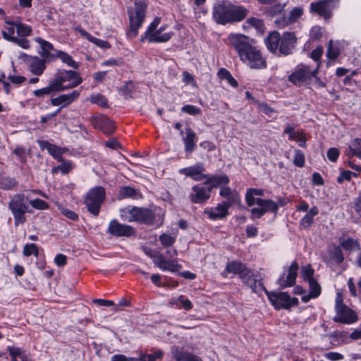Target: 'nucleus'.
Instances as JSON below:
<instances>
[{
  "label": "nucleus",
  "instance_id": "obj_56",
  "mask_svg": "<svg viewBox=\"0 0 361 361\" xmlns=\"http://www.w3.org/2000/svg\"><path fill=\"white\" fill-rule=\"evenodd\" d=\"M295 156L293 159V164L298 167H302L305 164V155L302 151L295 149Z\"/></svg>",
  "mask_w": 361,
  "mask_h": 361
},
{
  "label": "nucleus",
  "instance_id": "obj_32",
  "mask_svg": "<svg viewBox=\"0 0 361 361\" xmlns=\"http://www.w3.org/2000/svg\"><path fill=\"white\" fill-rule=\"evenodd\" d=\"M303 13L301 8L295 7L290 13L288 18H283L282 20H276L275 23L278 25L279 27L283 28L288 25L295 22Z\"/></svg>",
  "mask_w": 361,
  "mask_h": 361
},
{
  "label": "nucleus",
  "instance_id": "obj_7",
  "mask_svg": "<svg viewBox=\"0 0 361 361\" xmlns=\"http://www.w3.org/2000/svg\"><path fill=\"white\" fill-rule=\"evenodd\" d=\"M27 199L25 194L18 193L12 197L8 204V208L14 217V224L16 226L26 221L25 216L26 212H32L29 209L28 203L26 202Z\"/></svg>",
  "mask_w": 361,
  "mask_h": 361
},
{
  "label": "nucleus",
  "instance_id": "obj_14",
  "mask_svg": "<svg viewBox=\"0 0 361 361\" xmlns=\"http://www.w3.org/2000/svg\"><path fill=\"white\" fill-rule=\"evenodd\" d=\"M258 278L259 276L257 272H255L247 267L240 276L242 281L255 293H257L261 290H266L261 280Z\"/></svg>",
  "mask_w": 361,
  "mask_h": 361
},
{
  "label": "nucleus",
  "instance_id": "obj_16",
  "mask_svg": "<svg viewBox=\"0 0 361 361\" xmlns=\"http://www.w3.org/2000/svg\"><path fill=\"white\" fill-rule=\"evenodd\" d=\"M297 42L294 32H286L281 37L279 51L283 55H289L292 53Z\"/></svg>",
  "mask_w": 361,
  "mask_h": 361
},
{
  "label": "nucleus",
  "instance_id": "obj_25",
  "mask_svg": "<svg viewBox=\"0 0 361 361\" xmlns=\"http://www.w3.org/2000/svg\"><path fill=\"white\" fill-rule=\"evenodd\" d=\"M229 183V178L226 174H219L208 176L206 178L204 185H209L207 188H211V190L214 188L225 187Z\"/></svg>",
  "mask_w": 361,
  "mask_h": 361
},
{
  "label": "nucleus",
  "instance_id": "obj_1",
  "mask_svg": "<svg viewBox=\"0 0 361 361\" xmlns=\"http://www.w3.org/2000/svg\"><path fill=\"white\" fill-rule=\"evenodd\" d=\"M228 43L238 52L240 61L253 69H262L267 63L260 51L253 45L252 40L242 34H231Z\"/></svg>",
  "mask_w": 361,
  "mask_h": 361
},
{
  "label": "nucleus",
  "instance_id": "obj_30",
  "mask_svg": "<svg viewBox=\"0 0 361 361\" xmlns=\"http://www.w3.org/2000/svg\"><path fill=\"white\" fill-rule=\"evenodd\" d=\"M331 3V0L322 1L317 3H312L310 4L311 11L318 13L321 16L325 18L329 17L331 9L329 4Z\"/></svg>",
  "mask_w": 361,
  "mask_h": 361
},
{
  "label": "nucleus",
  "instance_id": "obj_17",
  "mask_svg": "<svg viewBox=\"0 0 361 361\" xmlns=\"http://www.w3.org/2000/svg\"><path fill=\"white\" fill-rule=\"evenodd\" d=\"M90 121L95 128L100 129L106 134H111L114 132V123L106 116H93L90 118Z\"/></svg>",
  "mask_w": 361,
  "mask_h": 361
},
{
  "label": "nucleus",
  "instance_id": "obj_58",
  "mask_svg": "<svg viewBox=\"0 0 361 361\" xmlns=\"http://www.w3.org/2000/svg\"><path fill=\"white\" fill-rule=\"evenodd\" d=\"M181 111L184 113L188 114L190 115L195 116L201 114V109L200 108L196 107L194 105H185L181 108Z\"/></svg>",
  "mask_w": 361,
  "mask_h": 361
},
{
  "label": "nucleus",
  "instance_id": "obj_13",
  "mask_svg": "<svg viewBox=\"0 0 361 361\" xmlns=\"http://www.w3.org/2000/svg\"><path fill=\"white\" fill-rule=\"evenodd\" d=\"M211 196V188H207V185L197 184L191 188L189 194V200L194 204H202L206 202Z\"/></svg>",
  "mask_w": 361,
  "mask_h": 361
},
{
  "label": "nucleus",
  "instance_id": "obj_4",
  "mask_svg": "<svg viewBox=\"0 0 361 361\" xmlns=\"http://www.w3.org/2000/svg\"><path fill=\"white\" fill-rule=\"evenodd\" d=\"M51 80L58 92L76 87L82 82V78L78 73L64 69L58 70Z\"/></svg>",
  "mask_w": 361,
  "mask_h": 361
},
{
  "label": "nucleus",
  "instance_id": "obj_50",
  "mask_svg": "<svg viewBox=\"0 0 361 361\" xmlns=\"http://www.w3.org/2000/svg\"><path fill=\"white\" fill-rule=\"evenodd\" d=\"M159 240L164 247H169L175 243L176 237L168 233H163L159 236Z\"/></svg>",
  "mask_w": 361,
  "mask_h": 361
},
{
  "label": "nucleus",
  "instance_id": "obj_55",
  "mask_svg": "<svg viewBox=\"0 0 361 361\" xmlns=\"http://www.w3.org/2000/svg\"><path fill=\"white\" fill-rule=\"evenodd\" d=\"M23 254L25 256L27 257H29L32 255H34L35 256L37 257L39 255L38 247L34 243L27 244L24 247Z\"/></svg>",
  "mask_w": 361,
  "mask_h": 361
},
{
  "label": "nucleus",
  "instance_id": "obj_47",
  "mask_svg": "<svg viewBox=\"0 0 361 361\" xmlns=\"http://www.w3.org/2000/svg\"><path fill=\"white\" fill-rule=\"evenodd\" d=\"M88 100L92 104H96L104 108L108 106L106 97L101 94H92Z\"/></svg>",
  "mask_w": 361,
  "mask_h": 361
},
{
  "label": "nucleus",
  "instance_id": "obj_5",
  "mask_svg": "<svg viewBox=\"0 0 361 361\" xmlns=\"http://www.w3.org/2000/svg\"><path fill=\"white\" fill-rule=\"evenodd\" d=\"M160 23L161 18H155L148 26L145 33L141 36V42L147 40L151 43H162L169 41L173 35V32H164L167 27L166 25H164L159 28H157Z\"/></svg>",
  "mask_w": 361,
  "mask_h": 361
},
{
  "label": "nucleus",
  "instance_id": "obj_59",
  "mask_svg": "<svg viewBox=\"0 0 361 361\" xmlns=\"http://www.w3.org/2000/svg\"><path fill=\"white\" fill-rule=\"evenodd\" d=\"M89 41L102 49H109L111 47L108 42L96 38L94 37H92V35L89 39Z\"/></svg>",
  "mask_w": 361,
  "mask_h": 361
},
{
  "label": "nucleus",
  "instance_id": "obj_10",
  "mask_svg": "<svg viewBox=\"0 0 361 361\" xmlns=\"http://www.w3.org/2000/svg\"><path fill=\"white\" fill-rule=\"evenodd\" d=\"M265 292L267 293L269 301L276 310H280L281 308L288 310L298 304V298H290V296L286 292L269 293L267 290Z\"/></svg>",
  "mask_w": 361,
  "mask_h": 361
},
{
  "label": "nucleus",
  "instance_id": "obj_22",
  "mask_svg": "<svg viewBox=\"0 0 361 361\" xmlns=\"http://www.w3.org/2000/svg\"><path fill=\"white\" fill-rule=\"evenodd\" d=\"M47 59L38 56L30 57L27 60L28 70L35 75H41L46 69Z\"/></svg>",
  "mask_w": 361,
  "mask_h": 361
},
{
  "label": "nucleus",
  "instance_id": "obj_21",
  "mask_svg": "<svg viewBox=\"0 0 361 361\" xmlns=\"http://www.w3.org/2000/svg\"><path fill=\"white\" fill-rule=\"evenodd\" d=\"M204 171L203 164L197 163L194 166L180 169L179 173L190 177L195 181H201L207 177V175L203 173Z\"/></svg>",
  "mask_w": 361,
  "mask_h": 361
},
{
  "label": "nucleus",
  "instance_id": "obj_46",
  "mask_svg": "<svg viewBox=\"0 0 361 361\" xmlns=\"http://www.w3.org/2000/svg\"><path fill=\"white\" fill-rule=\"evenodd\" d=\"M61 162V165L53 168L52 171L54 173H57L60 171L63 174H66L72 170L73 164L71 161L63 159Z\"/></svg>",
  "mask_w": 361,
  "mask_h": 361
},
{
  "label": "nucleus",
  "instance_id": "obj_64",
  "mask_svg": "<svg viewBox=\"0 0 361 361\" xmlns=\"http://www.w3.org/2000/svg\"><path fill=\"white\" fill-rule=\"evenodd\" d=\"M353 208L358 217L361 218V195L355 199Z\"/></svg>",
  "mask_w": 361,
  "mask_h": 361
},
{
  "label": "nucleus",
  "instance_id": "obj_42",
  "mask_svg": "<svg viewBox=\"0 0 361 361\" xmlns=\"http://www.w3.org/2000/svg\"><path fill=\"white\" fill-rule=\"evenodd\" d=\"M179 303L181 304L182 307L185 310H190L192 308V304L189 299L185 298L184 296L180 295L177 298H173L170 300L171 305L178 306Z\"/></svg>",
  "mask_w": 361,
  "mask_h": 361
},
{
  "label": "nucleus",
  "instance_id": "obj_29",
  "mask_svg": "<svg viewBox=\"0 0 361 361\" xmlns=\"http://www.w3.org/2000/svg\"><path fill=\"white\" fill-rule=\"evenodd\" d=\"M247 269V267L240 262L233 261L227 263L225 270L222 272L221 275L224 277H227L228 274H238L239 277Z\"/></svg>",
  "mask_w": 361,
  "mask_h": 361
},
{
  "label": "nucleus",
  "instance_id": "obj_24",
  "mask_svg": "<svg viewBox=\"0 0 361 361\" xmlns=\"http://www.w3.org/2000/svg\"><path fill=\"white\" fill-rule=\"evenodd\" d=\"M219 195L221 197L227 199V200L224 202L229 207L240 202V196L239 193L229 187H222Z\"/></svg>",
  "mask_w": 361,
  "mask_h": 361
},
{
  "label": "nucleus",
  "instance_id": "obj_51",
  "mask_svg": "<svg viewBox=\"0 0 361 361\" xmlns=\"http://www.w3.org/2000/svg\"><path fill=\"white\" fill-rule=\"evenodd\" d=\"M15 29H16V25H8L7 27H5L2 30L3 37L10 42H11L13 39H16V36L14 35Z\"/></svg>",
  "mask_w": 361,
  "mask_h": 361
},
{
  "label": "nucleus",
  "instance_id": "obj_27",
  "mask_svg": "<svg viewBox=\"0 0 361 361\" xmlns=\"http://www.w3.org/2000/svg\"><path fill=\"white\" fill-rule=\"evenodd\" d=\"M38 143L42 149H47L48 152L58 161H63L62 154L64 152V149L44 140L39 141Z\"/></svg>",
  "mask_w": 361,
  "mask_h": 361
},
{
  "label": "nucleus",
  "instance_id": "obj_18",
  "mask_svg": "<svg viewBox=\"0 0 361 361\" xmlns=\"http://www.w3.org/2000/svg\"><path fill=\"white\" fill-rule=\"evenodd\" d=\"M334 321L343 324H353L357 320L356 313L346 305L338 306Z\"/></svg>",
  "mask_w": 361,
  "mask_h": 361
},
{
  "label": "nucleus",
  "instance_id": "obj_34",
  "mask_svg": "<svg viewBox=\"0 0 361 361\" xmlns=\"http://www.w3.org/2000/svg\"><path fill=\"white\" fill-rule=\"evenodd\" d=\"M280 34L274 31L269 33V35L265 38L264 42L267 49L272 53H276L279 49L280 39Z\"/></svg>",
  "mask_w": 361,
  "mask_h": 361
},
{
  "label": "nucleus",
  "instance_id": "obj_23",
  "mask_svg": "<svg viewBox=\"0 0 361 361\" xmlns=\"http://www.w3.org/2000/svg\"><path fill=\"white\" fill-rule=\"evenodd\" d=\"M5 23L7 25H16V32L19 37H25L30 36L32 32V27L22 23L18 18L14 20L6 18Z\"/></svg>",
  "mask_w": 361,
  "mask_h": 361
},
{
  "label": "nucleus",
  "instance_id": "obj_63",
  "mask_svg": "<svg viewBox=\"0 0 361 361\" xmlns=\"http://www.w3.org/2000/svg\"><path fill=\"white\" fill-rule=\"evenodd\" d=\"M332 259L338 264H340L343 260V255L341 250L337 247L334 249L332 254Z\"/></svg>",
  "mask_w": 361,
  "mask_h": 361
},
{
  "label": "nucleus",
  "instance_id": "obj_49",
  "mask_svg": "<svg viewBox=\"0 0 361 361\" xmlns=\"http://www.w3.org/2000/svg\"><path fill=\"white\" fill-rule=\"evenodd\" d=\"M246 22L248 25L254 27L258 32L261 33L264 32L265 27L262 20L252 17L249 18Z\"/></svg>",
  "mask_w": 361,
  "mask_h": 361
},
{
  "label": "nucleus",
  "instance_id": "obj_33",
  "mask_svg": "<svg viewBox=\"0 0 361 361\" xmlns=\"http://www.w3.org/2000/svg\"><path fill=\"white\" fill-rule=\"evenodd\" d=\"M142 197V195L138 190L130 186L121 187L118 195V198L119 200L126 198L139 200Z\"/></svg>",
  "mask_w": 361,
  "mask_h": 361
},
{
  "label": "nucleus",
  "instance_id": "obj_38",
  "mask_svg": "<svg viewBox=\"0 0 361 361\" xmlns=\"http://www.w3.org/2000/svg\"><path fill=\"white\" fill-rule=\"evenodd\" d=\"M319 214V209L317 207H312L309 212L301 219L300 224L305 227L307 228L313 224V218L314 216Z\"/></svg>",
  "mask_w": 361,
  "mask_h": 361
},
{
  "label": "nucleus",
  "instance_id": "obj_40",
  "mask_svg": "<svg viewBox=\"0 0 361 361\" xmlns=\"http://www.w3.org/2000/svg\"><path fill=\"white\" fill-rule=\"evenodd\" d=\"M340 245L345 250L347 251H355L360 250V245L359 242L357 240H355L353 238H349L345 240H343Z\"/></svg>",
  "mask_w": 361,
  "mask_h": 361
},
{
  "label": "nucleus",
  "instance_id": "obj_39",
  "mask_svg": "<svg viewBox=\"0 0 361 361\" xmlns=\"http://www.w3.org/2000/svg\"><path fill=\"white\" fill-rule=\"evenodd\" d=\"M53 92H59L57 89L56 88L52 80H51L48 85V86L36 90L33 92V94L37 97H43L46 95H49Z\"/></svg>",
  "mask_w": 361,
  "mask_h": 361
},
{
  "label": "nucleus",
  "instance_id": "obj_15",
  "mask_svg": "<svg viewBox=\"0 0 361 361\" xmlns=\"http://www.w3.org/2000/svg\"><path fill=\"white\" fill-rule=\"evenodd\" d=\"M108 233L118 237H130L135 235V228L128 225L120 224L114 219L109 222Z\"/></svg>",
  "mask_w": 361,
  "mask_h": 361
},
{
  "label": "nucleus",
  "instance_id": "obj_57",
  "mask_svg": "<svg viewBox=\"0 0 361 361\" xmlns=\"http://www.w3.org/2000/svg\"><path fill=\"white\" fill-rule=\"evenodd\" d=\"M30 204L35 209L44 210L49 208V204L45 201L37 198L30 201Z\"/></svg>",
  "mask_w": 361,
  "mask_h": 361
},
{
  "label": "nucleus",
  "instance_id": "obj_8",
  "mask_svg": "<svg viewBox=\"0 0 361 361\" xmlns=\"http://www.w3.org/2000/svg\"><path fill=\"white\" fill-rule=\"evenodd\" d=\"M105 197L106 191L103 187L96 186L91 188L86 194L84 200V203L88 212L93 216H97Z\"/></svg>",
  "mask_w": 361,
  "mask_h": 361
},
{
  "label": "nucleus",
  "instance_id": "obj_52",
  "mask_svg": "<svg viewBox=\"0 0 361 361\" xmlns=\"http://www.w3.org/2000/svg\"><path fill=\"white\" fill-rule=\"evenodd\" d=\"M58 209L61 212V213L73 221H76L78 219V216L73 211L63 207V205L58 204Z\"/></svg>",
  "mask_w": 361,
  "mask_h": 361
},
{
  "label": "nucleus",
  "instance_id": "obj_35",
  "mask_svg": "<svg viewBox=\"0 0 361 361\" xmlns=\"http://www.w3.org/2000/svg\"><path fill=\"white\" fill-rule=\"evenodd\" d=\"M345 153L349 158L355 156L361 159V138L353 140Z\"/></svg>",
  "mask_w": 361,
  "mask_h": 361
},
{
  "label": "nucleus",
  "instance_id": "obj_3",
  "mask_svg": "<svg viewBox=\"0 0 361 361\" xmlns=\"http://www.w3.org/2000/svg\"><path fill=\"white\" fill-rule=\"evenodd\" d=\"M123 220L128 222L136 221L146 225H152L156 219L154 212L147 208L128 206L120 210Z\"/></svg>",
  "mask_w": 361,
  "mask_h": 361
},
{
  "label": "nucleus",
  "instance_id": "obj_28",
  "mask_svg": "<svg viewBox=\"0 0 361 361\" xmlns=\"http://www.w3.org/2000/svg\"><path fill=\"white\" fill-rule=\"evenodd\" d=\"M35 42L39 44L42 50V56L44 59L47 61L54 59L55 51L56 50L54 49V46L50 42L40 37L35 38Z\"/></svg>",
  "mask_w": 361,
  "mask_h": 361
},
{
  "label": "nucleus",
  "instance_id": "obj_9",
  "mask_svg": "<svg viewBox=\"0 0 361 361\" xmlns=\"http://www.w3.org/2000/svg\"><path fill=\"white\" fill-rule=\"evenodd\" d=\"M318 73V67L314 70L305 64L297 66L294 71L288 76V80L297 86L308 84L312 77Z\"/></svg>",
  "mask_w": 361,
  "mask_h": 361
},
{
  "label": "nucleus",
  "instance_id": "obj_48",
  "mask_svg": "<svg viewBox=\"0 0 361 361\" xmlns=\"http://www.w3.org/2000/svg\"><path fill=\"white\" fill-rule=\"evenodd\" d=\"M353 176L357 178L358 176V173L348 170H343L337 178V182L339 184H342L344 181H350Z\"/></svg>",
  "mask_w": 361,
  "mask_h": 361
},
{
  "label": "nucleus",
  "instance_id": "obj_26",
  "mask_svg": "<svg viewBox=\"0 0 361 361\" xmlns=\"http://www.w3.org/2000/svg\"><path fill=\"white\" fill-rule=\"evenodd\" d=\"M229 206L222 202L219 204L216 207L210 208L204 212L210 219L216 220L222 219L227 216Z\"/></svg>",
  "mask_w": 361,
  "mask_h": 361
},
{
  "label": "nucleus",
  "instance_id": "obj_44",
  "mask_svg": "<svg viewBox=\"0 0 361 361\" xmlns=\"http://www.w3.org/2000/svg\"><path fill=\"white\" fill-rule=\"evenodd\" d=\"M218 76L222 80H226L233 87H236L238 85L236 80L231 75L229 71L225 68H221L218 72Z\"/></svg>",
  "mask_w": 361,
  "mask_h": 361
},
{
  "label": "nucleus",
  "instance_id": "obj_6",
  "mask_svg": "<svg viewBox=\"0 0 361 361\" xmlns=\"http://www.w3.org/2000/svg\"><path fill=\"white\" fill-rule=\"evenodd\" d=\"M146 7V4L144 1H136L135 2V12L132 10L128 11L130 27L126 32L128 39H134L138 35L139 29L145 20Z\"/></svg>",
  "mask_w": 361,
  "mask_h": 361
},
{
  "label": "nucleus",
  "instance_id": "obj_41",
  "mask_svg": "<svg viewBox=\"0 0 361 361\" xmlns=\"http://www.w3.org/2000/svg\"><path fill=\"white\" fill-rule=\"evenodd\" d=\"M189 352L185 350L183 348L173 345L171 348V354L176 361H185Z\"/></svg>",
  "mask_w": 361,
  "mask_h": 361
},
{
  "label": "nucleus",
  "instance_id": "obj_43",
  "mask_svg": "<svg viewBox=\"0 0 361 361\" xmlns=\"http://www.w3.org/2000/svg\"><path fill=\"white\" fill-rule=\"evenodd\" d=\"M111 361H147V354L140 353L139 357H128L124 355L116 354L111 357Z\"/></svg>",
  "mask_w": 361,
  "mask_h": 361
},
{
  "label": "nucleus",
  "instance_id": "obj_31",
  "mask_svg": "<svg viewBox=\"0 0 361 361\" xmlns=\"http://www.w3.org/2000/svg\"><path fill=\"white\" fill-rule=\"evenodd\" d=\"M185 151L188 153L193 152L196 147L197 137L195 132L190 128L185 129V136L183 137Z\"/></svg>",
  "mask_w": 361,
  "mask_h": 361
},
{
  "label": "nucleus",
  "instance_id": "obj_53",
  "mask_svg": "<svg viewBox=\"0 0 361 361\" xmlns=\"http://www.w3.org/2000/svg\"><path fill=\"white\" fill-rule=\"evenodd\" d=\"M314 273V271L310 264L303 267L301 269L302 276L307 282L314 279L313 278Z\"/></svg>",
  "mask_w": 361,
  "mask_h": 361
},
{
  "label": "nucleus",
  "instance_id": "obj_54",
  "mask_svg": "<svg viewBox=\"0 0 361 361\" xmlns=\"http://www.w3.org/2000/svg\"><path fill=\"white\" fill-rule=\"evenodd\" d=\"M310 293L313 298H317L321 293V286L315 279L308 281Z\"/></svg>",
  "mask_w": 361,
  "mask_h": 361
},
{
  "label": "nucleus",
  "instance_id": "obj_20",
  "mask_svg": "<svg viewBox=\"0 0 361 361\" xmlns=\"http://www.w3.org/2000/svg\"><path fill=\"white\" fill-rule=\"evenodd\" d=\"M80 95V90H75L68 94H63L57 97L51 99L52 106H60L61 108H65L74 102H75Z\"/></svg>",
  "mask_w": 361,
  "mask_h": 361
},
{
  "label": "nucleus",
  "instance_id": "obj_12",
  "mask_svg": "<svg viewBox=\"0 0 361 361\" xmlns=\"http://www.w3.org/2000/svg\"><path fill=\"white\" fill-rule=\"evenodd\" d=\"M255 205L250 210L252 219H259L267 212L276 214L279 209L278 204L271 200H257Z\"/></svg>",
  "mask_w": 361,
  "mask_h": 361
},
{
  "label": "nucleus",
  "instance_id": "obj_37",
  "mask_svg": "<svg viewBox=\"0 0 361 361\" xmlns=\"http://www.w3.org/2000/svg\"><path fill=\"white\" fill-rule=\"evenodd\" d=\"M55 58L60 59L63 63L67 64L68 66L71 68L75 69L78 68V63L73 59L71 55L66 52H63L62 51H56L54 59Z\"/></svg>",
  "mask_w": 361,
  "mask_h": 361
},
{
  "label": "nucleus",
  "instance_id": "obj_11",
  "mask_svg": "<svg viewBox=\"0 0 361 361\" xmlns=\"http://www.w3.org/2000/svg\"><path fill=\"white\" fill-rule=\"evenodd\" d=\"M166 257L163 255H159L156 257L154 261L155 265L164 271H178L179 265L176 260V257L178 255L177 250L176 249H169L166 251Z\"/></svg>",
  "mask_w": 361,
  "mask_h": 361
},
{
  "label": "nucleus",
  "instance_id": "obj_45",
  "mask_svg": "<svg viewBox=\"0 0 361 361\" xmlns=\"http://www.w3.org/2000/svg\"><path fill=\"white\" fill-rule=\"evenodd\" d=\"M18 185V182L10 177H3L0 179V188L4 190H11Z\"/></svg>",
  "mask_w": 361,
  "mask_h": 361
},
{
  "label": "nucleus",
  "instance_id": "obj_62",
  "mask_svg": "<svg viewBox=\"0 0 361 361\" xmlns=\"http://www.w3.org/2000/svg\"><path fill=\"white\" fill-rule=\"evenodd\" d=\"M339 154V150L335 147L330 148L327 152V157L332 162H335L337 160Z\"/></svg>",
  "mask_w": 361,
  "mask_h": 361
},
{
  "label": "nucleus",
  "instance_id": "obj_2",
  "mask_svg": "<svg viewBox=\"0 0 361 361\" xmlns=\"http://www.w3.org/2000/svg\"><path fill=\"white\" fill-rule=\"evenodd\" d=\"M249 11L245 7L221 1L216 3L213 8V18L216 23L226 25L240 22L248 15Z\"/></svg>",
  "mask_w": 361,
  "mask_h": 361
},
{
  "label": "nucleus",
  "instance_id": "obj_36",
  "mask_svg": "<svg viewBox=\"0 0 361 361\" xmlns=\"http://www.w3.org/2000/svg\"><path fill=\"white\" fill-rule=\"evenodd\" d=\"M264 195L263 189L250 188L245 194V201L249 207H253L257 202V200H262L255 196H262Z\"/></svg>",
  "mask_w": 361,
  "mask_h": 361
},
{
  "label": "nucleus",
  "instance_id": "obj_61",
  "mask_svg": "<svg viewBox=\"0 0 361 361\" xmlns=\"http://www.w3.org/2000/svg\"><path fill=\"white\" fill-rule=\"evenodd\" d=\"M13 153L18 157L21 162L25 163L26 161L27 156L26 150L25 148L21 147H16L14 149Z\"/></svg>",
  "mask_w": 361,
  "mask_h": 361
},
{
  "label": "nucleus",
  "instance_id": "obj_19",
  "mask_svg": "<svg viewBox=\"0 0 361 361\" xmlns=\"http://www.w3.org/2000/svg\"><path fill=\"white\" fill-rule=\"evenodd\" d=\"M298 264L293 262L288 269V274L285 276L283 274L278 280V283L281 288L293 286L298 276Z\"/></svg>",
  "mask_w": 361,
  "mask_h": 361
},
{
  "label": "nucleus",
  "instance_id": "obj_60",
  "mask_svg": "<svg viewBox=\"0 0 361 361\" xmlns=\"http://www.w3.org/2000/svg\"><path fill=\"white\" fill-rule=\"evenodd\" d=\"M7 350L11 357V358H16L18 357L20 358L21 355L24 353V350L22 348H16L14 346H8Z\"/></svg>",
  "mask_w": 361,
  "mask_h": 361
}]
</instances>
